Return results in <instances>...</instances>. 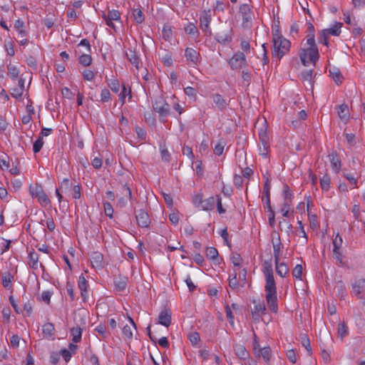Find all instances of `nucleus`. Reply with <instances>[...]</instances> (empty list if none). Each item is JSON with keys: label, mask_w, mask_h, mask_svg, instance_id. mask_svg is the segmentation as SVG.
Returning a JSON list of instances; mask_svg holds the SVG:
<instances>
[{"label": "nucleus", "mask_w": 365, "mask_h": 365, "mask_svg": "<svg viewBox=\"0 0 365 365\" xmlns=\"http://www.w3.org/2000/svg\"><path fill=\"white\" fill-rule=\"evenodd\" d=\"M262 271L265 277V299L268 308L272 312L278 310L277 287L273 274L272 259L265 260L262 264Z\"/></svg>", "instance_id": "f257e3e1"}, {"label": "nucleus", "mask_w": 365, "mask_h": 365, "mask_svg": "<svg viewBox=\"0 0 365 365\" xmlns=\"http://www.w3.org/2000/svg\"><path fill=\"white\" fill-rule=\"evenodd\" d=\"M272 42H273V50L272 51V56L273 58H277L278 61L289 53L291 42L283 37L279 31H276L272 34Z\"/></svg>", "instance_id": "f03ea898"}, {"label": "nucleus", "mask_w": 365, "mask_h": 365, "mask_svg": "<svg viewBox=\"0 0 365 365\" xmlns=\"http://www.w3.org/2000/svg\"><path fill=\"white\" fill-rule=\"evenodd\" d=\"M299 58L304 66H309V63L315 65L319 58V53L317 47H304L299 51Z\"/></svg>", "instance_id": "7ed1b4c3"}, {"label": "nucleus", "mask_w": 365, "mask_h": 365, "mask_svg": "<svg viewBox=\"0 0 365 365\" xmlns=\"http://www.w3.org/2000/svg\"><path fill=\"white\" fill-rule=\"evenodd\" d=\"M29 193L33 198H36L38 202L43 207L50 205L51 201L43 191V187L38 185L35 184L34 185H31L29 186Z\"/></svg>", "instance_id": "20e7f679"}, {"label": "nucleus", "mask_w": 365, "mask_h": 365, "mask_svg": "<svg viewBox=\"0 0 365 365\" xmlns=\"http://www.w3.org/2000/svg\"><path fill=\"white\" fill-rule=\"evenodd\" d=\"M154 110L158 113L160 118H165L170 114V105L162 98H157L153 103Z\"/></svg>", "instance_id": "39448f33"}, {"label": "nucleus", "mask_w": 365, "mask_h": 365, "mask_svg": "<svg viewBox=\"0 0 365 365\" xmlns=\"http://www.w3.org/2000/svg\"><path fill=\"white\" fill-rule=\"evenodd\" d=\"M229 64L232 69H240L247 66L245 54L242 52H237L229 61Z\"/></svg>", "instance_id": "423d86ee"}, {"label": "nucleus", "mask_w": 365, "mask_h": 365, "mask_svg": "<svg viewBox=\"0 0 365 365\" xmlns=\"http://www.w3.org/2000/svg\"><path fill=\"white\" fill-rule=\"evenodd\" d=\"M135 219L139 227L148 228L150 226V218L148 213L144 210L140 209L136 212Z\"/></svg>", "instance_id": "0eeeda50"}, {"label": "nucleus", "mask_w": 365, "mask_h": 365, "mask_svg": "<svg viewBox=\"0 0 365 365\" xmlns=\"http://www.w3.org/2000/svg\"><path fill=\"white\" fill-rule=\"evenodd\" d=\"M240 12L242 16V25L248 27L251 24L253 14L247 4H243L240 6Z\"/></svg>", "instance_id": "6e6552de"}, {"label": "nucleus", "mask_w": 365, "mask_h": 365, "mask_svg": "<svg viewBox=\"0 0 365 365\" xmlns=\"http://www.w3.org/2000/svg\"><path fill=\"white\" fill-rule=\"evenodd\" d=\"M185 57L188 64L195 67L200 59V53L192 48H187L185 50Z\"/></svg>", "instance_id": "1a4fd4ad"}, {"label": "nucleus", "mask_w": 365, "mask_h": 365, "mask_svg": "<svg viewBox=\"0 0 365 365\" xmlns=\"http://www.w3.org/2000/svg\"><path fill=\"white\" fill-rule=\"evenodd\" d=\"M211 21V16L205 12L200 18V28L205 32L206 36H211L212 31L210 29V23Z\"/></svg>", "instance_id": "9d476101"}, {"label": "nucleus", "mask_w": 365, "mask_h": 365, "mask_svg": "<svg viewBox=\"0 0 365 365\" xmlns=\"http://www.w3.org/2000/svg\"><path fill=\"white\" fill-rule=\"evenodd\" d=\"M252 303L255 304L254 308L252 310V318L255 321H257L261 315L265 314L266 307L264 303L260 301L253 299Z\"/></svg>", "instance_id": "9b49d317"}, {"label": "nucleus", "mask_w": 365, "mask_h": 365, "mask_svg": "<svg viewBox=\"0 0 365 365\" xmlns=\"http://www.w3.org/2000/svg\"><path fill=\"white\" fill-rule=\"evenodd\" d=\"M259 138L263 146L262 150L260 148L262 155H267L269 148V137L265 128H262L259 131Z\"/></svg>", "instance_id": "f8f14e48"}, {"label": "nucleus", "mask_w": 365, "mask_h": 365, "mask_svg": "<svg viewBox=\"0 0 365 365\" xmlns=\"http://www.w3.org/2000/svg\"><path fill=\"white\" fill-rule=\"evenodd\" d=\"M172 313L169 309H163L159 314L158 323L168 327L171 324Z\"/></svg>", "instance_id": "ddd939ff"}, {"label": "nucleus", "mask_w": 365, "mask_h": 365, "mask_svg": "<svg viewBox=\"0 0 365 365\" xmlns=\"http://www.w3.org/2000/svg\"><path fill=\"white\" fill-rule=\"evenodd\" d=\"M78 286L81 290V295L83 298V301L86 302L88 297V293L87 290L88 283L83 274H81L78 278Z\"/></svg>", "instance_id": "4468645a"}, {"label": "nucleus", "mask_w": 365, "mask_h": 365, "mask_svg": "<svg viewBox=\"0 0 365 365\" xmlns=\"http://www.w3.org/2000/svg\"><path fill=\"white\" fill-rule=\"evenodd\" d=\"M257 358L262 357L266 364H269L272 358V350L269 346L259 348L258 351H255V354Z\"/></svg>", "instance_id": "2eb2a0df"}, {"label": "nucleus", "mask_w": 365, "mask_h": 365, "mask_svg": "<svg viewBox=\"0 0 365 365\" xmlns=\"http://www.w3.org/2000/svg\"><path fill=\"white\" fill-rule=\"evenodd\" d=\"M91 262L94 268L101 269L103 267V255L99 252H93L91 255Z\"/></svg>", "instance_id": "dca6fc26"}, {"label": "nucleus", "mask_w": 365, "mask_h": 365, "mask_svg": "<svg viewBox=\"0 0 365 365\" xmlns=\"http://www.w3.org/2000/svg\"><path fill=\"white\" fill-rule=\"evenodd\" d=\"M270 181L268 178H267L265 183L264 185V190H263V196L262 197V200L264 202L265 206L267 209L271 210V201H270Z\"/></svg>", "instance_id": "f3484780"}, {"label": "nucleus", "mask_w": 365, "mask_h": 365, "mask_svg": "<svg viewBox=\"0 0 365 365\" xmlns=\"http://www.w3.org/2000/svg\"><path fill=\"white\" fill-rule=\"evenodd\" d=\"M229 287L233 289L236 290L241 287V282L237 278V269H233V273L230 274L228 278Z\"/></svg>", "instance_id": "a211bd4d"}, {"label": "nucleus", "mask_w": 365, "mask_h": 365, "mask_svg": "<svg viewBox=\"0 0 365 365\" xmlns=\"http://www.w3.org/2000/svg\"><path fill=\"white\" fill-rule=\"evenodd\" d=\"M328 158L329 159V161L331 163V165L332 169L338 173L341 169V160L336 153V151H333L330 154H329Z\"/></svg>", "instance_id": "6ab92c4d"}, {"label": "nucleus", "mask_w": 365, "mask_h": 365, "mask_svg": "<svg viewBox=\"0 0 365 365\" xmlns=\"http://www.w3.org/2000/svg\"><path fill=\"white\" fill-rule=\"evenodd\" d=\"M273 245V254L274 257V262H277V260L280 259V256L282 255V248L283 247L279 235L277 234V241H272Z\"/></svg>", "instance_id": "aec40b11"}, {"label": "nucleus", "mask_w": 365, "mask_h": 365, "mask_svg": "<svg viewBox=\"0 0 365 365\" xmlns=\"http://www.w3.org/2000/svg\"><path fill=\"white\" fill-rule=\"evenodd\" d=\"M212 98L217 109L220 111L224 110L228 106L225 99L218 93L213 94Z\"/></svg>", "instance_id": "412c9836"}, {"label": "nucleus", "mask_w": 365, "mask_h": 365, "mask_svg": "<svg viewBox=\"0 0 365 365\" xmlns=\"http://www.w3.org/2000/svg\"><path fill=\"white\" fill-rule=\"evenodd\" d=\"M126 56L128 61L134 65L137 69L140 68L142 62L135 51L129 49V51L126 53Z\"/></svg>", "instance_id": "4be33fe9"}, {"label": "nucleus", "mask_w": 365, "mask_h": 365, "mask_svg": "<svg viewBox=\"0 0 365 365\" xmlns=\"http://www.w3.org/2000/svg\"><path fill=\"white\" fill-rule=\"evenodd\" d=\"M275 262V269L277 274L281 277H285L289 272V268L284 262H279V260Z\"/></svg>", "instance_id": "5701e85b"}, {"label": "nucleus", "mask_w": 365, "mask_h": 365, "mask_svg": "<svg viewBox=\"0 0 365 365\" xmlns=\"http://www.w3.org/2000/svg\"><path fill=\"white\" fill-rule=\"evenodd\" d=\"M234 349L236 355L243 361L246 360L247 358L250 356L246 348L242 344H235L234 346Z\"/></svg>", "instance_id": "b1692460"}, {"label": "nucleus", "mask_w": 365, "mask_h": 365, "mask_svg": "<svg viewBox=\"0 0 365 365\" xmlns=\"http://www.w3.org/2000/svg\"><path fill=\"white\" fill-rule=\"evenodd\" d=\"M353 291L356 296L365 292V279H360L357 280L353 285Z\"/></svg>", "instance_id": "393cba45"}, {"label": "nucleus", "mask_w": 365, "mask_h": 365, "mask_svg": "<svg viewBox=\"0 0 365 365\" xmlns=\"http://www.w3.org/2000/svg\"><path fill=\"white\" fill-rule=\"evenodd\" d=\"M343 24L341 22H335L332 27L324 29L328 35L339 36L341 34V28Z\"/></svg>", "instance_id": "a878e982"}, {"label": "nucleus", "mask_w": 365, "mask_h": 365, "mask_svg": "<svg viewBox=\"0 0 365 365\" xmlns=\"http://www.w3.org/2000/svg\"><path fill=\"white\" fill-rule=\"evenodd\" d=\"M215 205V198L214 197H210L207 199L203 200L202 204L200 208L202 210H212Z\"/></svg>", "instance_id": "bb28decb"}, {"label": "nucleus", "mask_w": 365, "mask_h": 365, "mask_svg": "<svg viewBox=\"0 0 365 365\" xmlns=\"http://www.w3.org/2000/svg\"><path fill=\"white\" fill-rule=\"evenodd\" d=\"M43 334L46 338H51L54 335L55 328L52 323L48 322L43 326Z\"/></svg>", "instance_id": "cd10ccee"}, {"label": "nucleus", "mask_w": 365, "mask_h": 365, "mask_svg": "<svg viewBox=\"0 0 365 365\" xmlns=\"http://www.w3.org/2000/svg\"><path fill=\"white\" fill-rule=\"evenodd\" d=\"M82 331H83V329L80 327H78V326H77L76 327H73L71 329V334L73 336L72 341L74 343H78V342L81 341V336H82Z\"/></svg>", "instance_id": "c85d7f7f"}, {"label": "nucleus", "mask_w": 365, "mask_h": 365, "mask_svg": "<svg viewBox=\"0 0 365 365\" xmlns=\"http://www.w3.org/2000/svg\"><path fill=\"white\" fill-rule=\"evenodd\" d=\"M329 72L330 76L336 84H339L342 82L343 76H341L339 70L336 68H329Z\"/></svg>", "instance_id": "c756f323"}, {"label": "nucleus", "mask_w": 365, "mask_h": 365, "mask_svg": "<svg viewBox=\"0 0 365 365\" xmlns=\"http://www.w3.org/2000/svg\"><path fill=\"white\" fill-rule=\"evenodd\" d=\"M6 67L8 76H9L11 79L16 80L19 77V69L15 65L11 63H9Z\"/></svg>", "instance_id": "7c9ffc66"}, {"label": "nucleus", "mask_w": 365, "mask_h": 365, "mask_svg": "<svg viewBox=\"0 0 365 365\" xmlns=\"http://www.w3.org/2000/svg\"><path fill=\"white\" fill-rule=\"evenodd\" d=\"M338 115L342 120H346L349 118L348 106L345 104H341L339 106Z\"/></svg>", "instance_id": "2f4dec72"}, {"label": "nucleus", "mask_w": 365, "mask_h": 365, "mask_svg": "<svg viewBox=\"0 0 365 365\" xmlns=\"http://www.w3.org/2000/svg\"><path fill=\"white\" fill-rule=\"evenodd\" d=\"M13 279V276L9 272H5L3 274L1 277V283L4 287L6 289L11 288V279Z\"/></svg>", "instance_id": "473e14b6"}, {"label": "nucleus", "mask_w": 365, "mask_h": 365, "mask_svg": "<svg viewBox=\"0 0 365 365\" xmlns=\"http://www.w3.org/2000/svg\"><path fill=\"white\" fill-rule=\"evenodd\" d=\"M29 265L32 269H36L38 268V255L34 251L30 252L29 254Z\"/></svg>", "instance_id": "72a5a7b5"}, {"label": "nucleus", "mask_w": 365, "mask_h": 365, "mask_svg": "<svg viewBox=\"0 0 365 365\" xmlns=\"http://www.w3.org/2000/svg\"><path fill=\"white\" fill-rule=\"evenodd\" d=\"M103 18L108 20L119 21L120 19V14L117 10H112L109 11L107 15L103 14Z\"/></svg>", "instance_id": "f704fd0d"}, {"label": "nucleus", "mask_w": 365, "mask_h": 365, "mask_svg": "<svg viewBox=\"0 0 365 365\" xmlns=\"http://www.w3.org/2000/svg\"><path fill=\"white\" fill-rule=\"evenodd\" d=\"M237 270L238 279L242 283L241 287H243L247 282V269L245 268H244L242 269H241L240 268V269L237 268Z\"/></svg>", "instance_id": "c9c22d12"}, {"label": "nucleus", "mask_w": 365, "mask_h": 365, "mask_svg": "<svg viewBox=\"0 0 365 365\" xmlns=\"http://www.w3.org/2000/svg\"><path fill=\"white\" fill-rule=\"evenodd\" d=\"M79 63L83 66H88L91 64L92 58L91 55L83 53L78 58Z\"/></svg>", "instance_id": "e433bc0d"}, {"label": "nucleus", "mask_w": 365, "mask_h": 365, "mask_svg": "<svg viewBox=\"0 0 365 365\" xmlns=\"http://www.w3.org/2000/svg\"><path fill=\"white\" fill-rule=\"evenodd\" d=\"M24 22L21 19H17L14 23V28L19 32L20 35L22 36H25L26 35V31L24 29Z\"/></svg>", "instance_id": "4c0bfd02"}, {"label": "nucleus", "mask_w": 365, "mask_h": 365, "mask_svg": "<svg viewBox=\"0 0 365 365\" xmlns=\"http://www.w3.org/2000/svg\"><path fill=\"white\" fill-rule=\"evenodd\" d=\"M230 260L234 265V269H240L242 258L240 255L237 253L232 254Z\"/></svg>", "instance_id": "58836bf2"}, {"label": "nucleus", "mask_w": 365, "mask_h": 365, "mask_svg": "<svg viewBox=\"0 0 365 365\" xmlns=\"http://www.w3.org/2000/svg\"><path fill=\"white\" fill-rule=\"evenodd\" d=\"M218 256V251L216 248L211 247H207L206 257L212 260H217Z\"/></svg>", "instance_id": "ea45409f"}, {"label": "nucleus", "mask_w": 365, "mask_h": 365, "mask_svg": "<svg viewBox=\"0 0 365 365\" xmlns=\"http://www.w3.org/2000/svg\"><path fill=\"white\" fill-rule=\"evenodd\" d=\"M4 48L7 53V55L10 56H14L15 54V51L14 48V45L11 39L5 40L4 41Z\"/></svg>", "instance_id": "a19ab883"}, {"label": "nucleus", "mask_w": 365, "mask_h": 365, "mask_svg": "<svg viewBox=\"0 0 365 365\" xmlns=\"http://www.w3.org/2000/svg\"><path fill=\"white\" fill-rule=\"evenodd\" d=\"M283 196L284 202H289V203L292 201L293 193L287 184L284 185L283 187Z\"/></svg>", "instance_id": "79ce46f5"}, {"label": "nucleus", "mask_w": 365, "mask_h": 365, "mask_svg": "<svg viewBox=\"0 0 365 365\" xmlns=\"http://www.w3.org/2000/svg\"><path fill=\"white\" fill-rule=\"evenodd\" d=\"M129 96V98H131V90L129 88L127 89L125 85L123 86V90L121 93L119 94V101L123 104L125 103V99L126 96Z\"/></svg>", "instance_id": "37998d69"}, {"label": "nucleus", "mask_w": 365, "mask_h": 365, "mask_svg": "<svg viewBox=\"0 0 365 365\" xmlns=\"http://www.w3.org/2000/svg\"><path fill=\"white\" fill-rule=\"evenodd\" d=\"M330 185V177L328 175H324L320 179V185L323 190H328Z\"/></svg>", "instance_id": "c03bdc74"}, {"label": "nucleus", "mask_w": 365, "mask_h": 365, "mask_svg": "<svg viewBox=\"0 0 365 365\" xmlns=\"http://www.w3.org/2000/svg\"><path fill=\"white\" fill-rule=\"evenodd\" d=\"M333 257L334 259L336 261L337 263L339 264L340 266H344V262H343L342 255L340 252V249H333Z\"/></svg>", "instance_id": "a18cd8bd"}, {"label": "nucleus", "mask_w": 365, "mask_h": 365, "mask_svg": "<svg viewBox=\"0 0 365 365\" xmlns=\"http://www.w3.org/2000/svg\"><path fill=\"white\" fill-rule=\"evenodd\" d=\"M328 36H329V35L324 30H322V31H320L319 33V36H318L319 43L328 46H329Z\"/></svg>", "instance_id": "49530a36"}, {"label": "nucleus", "mask_w": 365, "mask_h": 365, "mask_svg": "<svg viewBox=\"0 0 365 365\" xmlns=\"http://www.w3.org/2000/svg\"><path fill=\"white\" fill-rule=\"evenodd\" d=\"M133 17L136 23L141 24L144 21V15L141 10L140 9H134L133 13Z\"/></svg>", "instance_id": "de8ad7c7"}, {"label": "nucleus", "mask_w": 365, "mask_h": 365, "mask_svg": "<svg viewBox=\"0 0 365 365\" xmlns=\"http://www.w3.org/2000/svg\"><path fill=\"white\" fill-rule=\"evenodd\" d=\"M348 327L344 322L339 324L338 334L340 336L341 339L346 336L348 334Z\"/></svg>", "instance_id": "09e8293b"}, {"label": "nucleus", "mask_w": 365, "mask_h": 365, "mask_svg": "<svg viewBox=\"0 0 365 365\" xmlns=\"http://www.w3.org/2000/svg\"><path fill=\"white\" fill-rule=\"evenodd\" d=\"M114 284L118 291H123L127 286V282L125 279H115Z\"/></svg>", "instance_id": "8fccbe9b"}, {"label": "nucleus", "mask_w": 365, "mask_h": 365, "mask_svg": "<svg viewBox=\"0 0 365 365\" xmlns=\"http://www.w3.org/2000/svg\"><path fill=\"white\" fill-rule=\"evenodd\" d=\"M43 140L41 137H38L33 145V151L34 153H38L43 145Z\"/></svg>", "instance_id": "3c124183"}, {"label": "nucleus", "mask_w": 365, "mask_h": 365, "mask_svg": "<svg viewBox=\"0 0 365 365\" xmlns=\"http://www.w3.org/2000/svg\"><path fill=\"white\" fill-rule=\"evenodd\" d=\"M225 145V143L224 140L219 141L214 148V153L217 155H222L224 150Z\"/></svg>", "instance_id": "603ef678"}, {"label": "nucleus", "mask_w": 365, "mask_h": 365, "mask_svg": "<svg viewBox=\"0 0 365 365\" xmlns=\"http://www.w3.org/2000/svg\"><path fill=\"white\" fill-rule=\"evenodd\" d=\"M104 212L106 216L110 218H113V208L111 204L108 202H103Z\"/></svg>", "instance_id": "864d4df0"}, {"label": "nucleus", "mask_w": 365, "mask_h": 365, "mask_svg": "<svg viewBox=\"0 0 365 365\" xmlns=\"http://www.w3.org/2000/svg\"><path fill=\"white\" fill-rule=\"evenodd\" d=\"M95 331L98 333V334L102 337V339H106L108 336V334L106 331V328L103 325H98L96 327Z\"/></svg>", "instance_id": "5fc2aeb1"}, {"label": "nucleus", "mask_w": 365, "mask_h": 365, "mask_svg": "<svg viewBox=\"0 0 365 365\" xmlns=\"http://www.w3.org/2000/svg\"><path fill=\"white\" fill-rule=\"evenodd\" d=\"M192 345H196L200 341V334L197 332L190 333L187 336Z\"/></svg>", "instance_id": "6e6d98bb"}, {"label": "nucleus", "mask_w": 365, "mask_h": 365, "mask_svg": "<svg viewBox=\"0 0 365 365\" xmlns=\"http://www.w3.org/2000/svg\"><path fill=\"white\" fill-rule=\"evenodd\" d=\"M302 344L303 346L306 349V350L308 352L309 356H311L312 354V351L310 345V341L308 337L305 336L302 338Z\"/></svg>", "instance_id": "4d7b16f0"}, {"label": "nucleus", "mask_w": 365, "mask_h": 365, "mask_svg": "<svg viewBox=\"0 0 365 365\" xmlns=\"http://www.w3.org/2000/svg\"><path fill=\"white\" fill-rule=\"evenodd\" d=\"M302 266L297 264L292 270V275L294 277L301 279L302 274Z\"/></svg>", "instance_id": "13d9d810"}, {"label": "nucleus", "mask_w": 365, "mask_h": 365, "mask_svg": "<svg viewBox=\"0 0 365 365\" xmlns=\"http://www.w3.org/2000/svg\"><path fill=\"white\" fill-rule=\"evenodd\" d=\"M66 288L67 293L71 298V300L74 301L76 298H75L73 284L70 282H67Z\"/></svg>", "instance_id": "bf43d9fd"}, {"label": "nucleus", "mask_w": 365, "mask_h": 365, "mask_svg": "<svg viewBox=\"0 0 365 365\" xmlns=\"http://www.w3.org/2000/svg\"><path fill=\"white\" fill-rule=\"evenodd\" d=\"M109 88L112 90V91L115 93H118L119 91L120 84L117 79H113L108 83Z\"/></svg>", "instance_id": "052dcab7"}, {"label": "nucleus", "mask_w": 365, "mask_h": 365, "mask_svg": "<svg viewBox=\"0 0 365 365\" xmlns=\"http://www.w3.org/2000/svg\"><path fill=\"white\" fill-rule=\"evenodd\" d=\"M184 92L188 97L196 98L197 91L194 88L187 86L184 88Z\"/></svg>", "instance_id": "680f3d73"}, {"label": "nucleus", "mask_w": 365, "mask_h": 365, "mask_svg": "<svg viewBox=\"0 0 365 365\" xmlns=\"http://www.w3.org/2000/svg\"><path fill=\"white\" fill-rule=\"evenodd\" d=\"M24 91L21 88L15 87L11 89V95L14 98H19L22 96Z\"/></svg>", "instance_id": "e2e57ef3"}, {"label": "nucleus", "mask_w": 365, "mask_h": 365, "mask_svg": "<svg viewBox=\"0 0 365 365\" xmlns=\"http://www.w3.org/2000/svg\"><path fill=\"white\" fill-rule=\"evenodd\" d=\"M215 38L217 42L220 43H225L227 41H228L230 37L227 34H222L218 33L216 34Z\"/></svg>", "instance_id": "0e129e2a"}, {"label": "nucleus", "mask_w": 365, "mask_h": 365, "mask_svg": "<svg viewBox=\"0 0 365 365\" xmlns=\"http://www.w3.org/2000/svg\"><path fill=\"white\" fill-rule=\"evenodd\" d=\"M121 194L123 195V197H127L130 200L132 198L131 190L126 184L122 185Z\"/></svg>", "instance_id": "69168bd1"}, {"label": "nucleus", "mask_w": 365, "mask_h": 365, "mask_svg": "<svg viewBox=\"0 0 365 365\" xmlns=\"http://www.w3.org/2000/svg\"><path fill=\"white\" fill-rule=\"evenodd\" d=\"M342 238L337 234L333 240V249H340L342 245Z\"/></svg>", "instance_id": "338daca9"}, {"label": "nucleus", "mask_w": 365, "mask_h": 365, "mask_svg": "<svg viewBox=\"0 0 365 365\" xmlns=\"http://www.w3.org/2000/svg\"><path fill=\"white\" fill-rule=\"evenodd\" d=\"M101 101L108 102L110 99V93L108 89L103 88L101 93Z\"/></svg>", "instance_id": "774afa93"}]
</instances>
